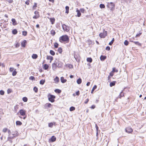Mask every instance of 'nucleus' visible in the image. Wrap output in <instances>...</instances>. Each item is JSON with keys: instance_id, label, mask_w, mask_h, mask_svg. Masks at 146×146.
<instances>
[{"instance_id": "nucleus-55", "label": "nucleus", "mask_w": 146, "mask_h": 146, "mask_svg": "<svg viewBox=\"0 0 146 146\" xmlns=\"http://www.w3.org/2000/svg\"><path fill=\"white\" fill-rule=\"evenodd\" d=\"M14 70V68H10L9 70L10 72H13Z\"/></svg>"}, {"instance_id": "nucleus-63", "label": "nucleus", "mask_w": 146, "mask_h": 146, "mask_svg": "<svg viewBox=\"0 0 146 146\" xmlns=\"http://www.w3.org/2000/svg\"><path fill=\"white\" fill-rule=\"evenodd\" d=\"M36 5H37V3H34V5L33 6V7H36Z\"/></svg>"}, {"instance_id": "nucleus-21", "label": "nucleus", "mask_w": 146, "mask_h": 146, "mask_svg": "<svg viewBox=\"0 0 146 146\" xmlns=\"http://www.w3.org/2000/svg\"><path fill=\"white\" fill-rule=\"evenodd\" d=\"M32 57L33 59H36L37 58L38 56L36 54H33Z\"/></svg>"}, {"instance_id": "nucleus-43", "label": "nucleus", "mask_w": 146, "mask_h": 146, "mask_svg": "<svg viewBox=\"0 0 146 146\" xmlns=\"http://www.w3.org/2000/svg\"><path fill=\"white\" fill-rule=\"evenodd\" d=\"M124 96V94L123 92V91H122L120 94V96L121 97H123Z\"/></svg>"}, {"instance_id": "nucleus-49", "label": "nucleus", "mask_w": 146, "mask_h": 146, "mask_svg": "<svg viewBox=\"0 0 146 146\" xmlns=\"http://www.w3.org/2000/svg\"><path fill=\"white\" fill-rule=\"evenodd\" d=\"M64 79L63 77H62L60 78V80L61 82H64Z\"/></svg>"}, {"instance_id": "nucleus-19", "label": "nucleus", "mask_w": 146, "mask_h": 146, "mask_svg": "<svg viewBox=\"0 0 146 146\" xmlns=\"http://www.w3.org/2000/svg\"><path fill=\"white\" fill-rule=\"evenodd\" d=\"M76 12H77V16L78 17H80L81 16V13L80 11L78 9L76 10Z\"/></svg>"}, {"instance_id": "nucleus-46", "label": "nucleus", "mask_w": 146, "mask_h": 146, "mask_svg": "<svg viewBox=\"0 0 146 146\" xmlns=\"http://www.w3.org/2000/svg\"><path fill=\"white\" fill-rule=\"evenodd\" d=\"M115 84V83H110V87H112L113 86H114Z\"/></svg>"}, {"instance_id": "nucleus-30", "label": "nucleus", "mask_w": 146, "mask_h": 146, "mask_svg": "<svg viewBox=\"0 0 146 146\" xmlns=\"http://www.w3.org/2000/svg\"><path fill=\"white\" fill-rule=\"evenodd\" d=\"M50 53L51 55L53 56L55 54V52L52 50H50Z\"/></svg>"}, {"instance_id": "nucleus-1", "label": "nucleus", "mask_w": 146, "mask_h": 146, "mask_svg": "<svg viewBox=\"0 0 146 146\" xmlns=\"http://www.w3.org/2000/svg\"><path fill=\"white\" fill-rule=\"evenodd\" d=\"M69 38L68 36L66 35H62L59 38V41L61 42H66V43H68L69 42Z\"/></svg>"}, {"instance_id": "nucleus-33", "label": "nucleus", "mask_w": 146, "mask_h": 146, "mask_svg": "<svg viewBox=\"0 0 146 146\" xmlns=\"http://www.w3.org/2000/svg\"><path fill=\"white\" fill-rule=\"evenodd\" d=\"M54 91L58 93H60L61 92V90L58 89H56Z\"/></svg>"}, {"instance_id": "nucleus-32", "label": "nucleus", "mask_w": 146, "mask_h": 146, "mask_svg": "<svg viewBox=\"0 0 146 146\" xmlns=\"http://www.w3.org/2000/svg\"><path fill=\"white\" fill-rule=\"evenodd\" d=\"M100 7L101 9L104 8L105 7V6L104 4H101L100 5Z\"/></svg>"}, {"instance_id": "nucleus-8", "label": "nucleus", "mask_w": 146, "mask_h": 146, "mask_svg": "<svg viewBox=\"0 0 146 146\" xmlns=\"http://www.w3.org/2000/svg\"><path fill=\"white\" fill-rule=\"evenodd\" d=\"M125 131L127 133H131L132 132L133 130L131 127H128L125 129Z\"/></svg>"}, {"instance_id": "nucleus-3", "label": "nucleus", "mask_w": 146, "mask_h": 146, "mask_svg": "<svg viewBox=\"0 0 146 146\" xmlns=\"http://www.w3.org/2000/svg\"><path fill=\"white\" fill-rule=\"evenodd\" d=\"M48 98L49 101L51 102H54V99L55 98L54 96L49 94L48 95Z\"/></svg>"}, {"instance_id": "nucleus-11", "label": "nucleus", "mask_w": 146, "mask_h": 146, "mask_svg": "<svg viewBox=\"0 0 146 146\" xmlns=\"http://www.w3.org/2000/svg\"><path fill=\"white\" fill-rule=\"evenodd\" d=\"M46 59L48 60H50V63L51 62V61L53 60V57L51 56H47Z\"/></svg>"}, {"instance_id": "nucleus-23", "label": "nucleus", "mask_w": 146, "mask_h": 146, "mask_svg": "<svg viewBox=\"0 0 146 146\" xmlns=\"http://www.w3.org/2000/svg\"><path fill=\"white\" fill-rule=\"evenodd\" d=\"M12 33L14 35H16L17 33V29H14L12 31Z\"/></svg>"}, {"instance_id": "nucleus-39", "label": "nucleus", "mask_w": 146, "mask_h": 146, "mask_svg": "<svg viewBox=\"0 0 146 146\" xmlns=\"http://www.w3.org/2000/svg\"><path fill=\"white\" fill-rule=\"evenodd\" d=\"M97 88V86L96 85H95L93 87L91 92V93H93V92Z\"/></svg>"}, {"instance_id": "nucleus-27", "label": "nucleus", "mask_w": 146, "mask_h": 146, "mask_svg": "<svg viewBox=\"0 0 146 146\" xmlns=\"http://www.w3.org/2000/svg\"><path fill=\"white\" fill-rule=\"evenodd\" d=\"M54 80L56 82H59V78L57 76H56V78L54 79Z\"/></svg>"}, {"instance_id": "nucleus-50", "label": "nucleus", "mask_w": 146, "mask_h": 146, "mask_svg": "<svg viewBox=\"0 0 146 146\" xmlns=\"http://www.w3.org/2000/svg\"><path fill=\"white\" fill-rule=\"evenodd\" d=\"M106 49L108 50H110V48L109 46H108L106 47Z\"/></svg>"}, {"instance_id": "nucleus-51", "label": "nucleus", "mask_w": 146, "mask_h": 146, "mask_svg": "<svg viewBox=\"0 0 146 146\" xmlns=\"http://www.w3.org/2000/svg\"><path fill=\"white\" fill-rule=\"evenodd\" d=\"M76 82H82V80L80 78L78 79L76 81Z\"/></svg>"}, {"instance_id": "nucleus-56", "label": "nucleus", "mask_w": 146, "mask_h": 146, "mask_svg": "<svg viewBox=\"0 0 146 146\" xmlns=\"http://www.w3.org/2000/svg\"><path fill=\"white\" fill-rule=\"evenodd\" d=\"M84 11L85 10L84 9H80V11L82 13H84Z\"/></svg>"}, {"instance_id": "nucleus-40", "label": "nucleus", "mask_w": 146, "mask_h": 146, "mask_svg": "<svg viewBox=\"0 0 146 146\" xmlns=\"http://www.w3.org/2000/svg\"><path fill=\"white\" fill-rule=\"evenodd\" d=\"M33 90L36 93L38 91V88L36 87H35L33 88Z\"/></svg>"}, {"instance_id": "nucleus-35", "label": "nucleus", "mask_w": 146, "mask_h": 146, "mask_svg": "<svg viewBox=\"0 0 146 146\" xmlns=\"http://www.w3.org/2000/svg\"><path fill=\"white\" fill-rule=\"evenodd\" d=\"M75 110V108L74 107L72 106L70 108V111H74Z\"/></svg>"}, {"instance_id": "nucleus-25", "label": "nucleus", "mask_w": 146, "mask_h": 146, "mask_svg": "<svg viewBox=\"0 0 146 146\" xmlns=\"http://www.w3.org/2000/svg\"><path fill=\"white\" fill-rule=\"evenodd\" d=\"M87 62H89L91 63V62H92V59L90 57L88 58L87 59Z\"/></svg>"}, {"instance_id": "nucleus-10", "label": "nucleus", "mask_w": 146, "mask_h": 146, "mask_svg": "<svg viewBox=\"0 0 146 146\" xmlns=\"http://www.w3.org/2000/svg\"><path fill=\"white\" fill-rule=\"evenodd\" d=\"M27 44V41L25 40H23L21 43L22 46L23 47H25Z\"/></svg>"}, {"instance_id": "nucleus-12", "label": "nucleus", "mask_w": 146, "mask_h": 146, "mask_svg": "<svg viewBox=\"0 0 146 146\" xmlns=\"http://www.w3.org/2000/svg\"><path fill=\"white\" fill-rule=\"evenodd\" d=\"M106 58V56L101 55L100 57V59L102 61H104Z\"/></svg>"}, {"instance_id": "nucleus-60", "label": "nucleus", "mask_w": 146, "mask_h": 146, "mask_svg": "<svg viewBox=\"0 0 146 146\" xmlns=\"http://www.w3.org/2000/svg\"><path fill=\"white\" fill-rule=\"evenodd\" d=\"M7 93L9 94L11 92V90L9 89H8L7 91Z\"/></svg>"}, {"instance_id": "nucleus-26", "label": "nucleus", "mask_w": 146, "mask_h": 146, "mask_svg": "<svg viewBox=\"0 0 146 146\" xmlns=\"http://www.w3.org/2000/svg\"><path fill=\"white\" fill-rule=\"evenodd\" d=\"M18 108H19V105H16L15 106V107H14V109L16 112H17V110L18 109Z\"/></svg>"}, {"instance_id": "nucleus-6", "label": "nucleus", "mask_w": 146, "mask_h": 146, "mask_svg": "<svg viewBox=\"0 0 146 146\" xmlns=\"http://www.w3.org/2000/svg\"><path fill=\"white\" fill-rule=\"evenodd\" d=\"M108 32L107 31H105L103 33L100 34L99 36L101 38H104L107 36Z\"/></svg>"}, {"instance_id": "nucleus-42", "label": "nucleus", "mask_w": 146, "mask_h": 146, "mask_svg": "<svg viewBox=\"0 0 146 146\" xmlns=\"http://www.w3.org/2000/svg\"><path fill=\"white\" fill-rule=\"evenodd\" d=\"M58 44L57 42H55L54 44V46L55 48H57L58 47Z\"/></svg>"}, {"instance_id": "nucleus-52", "label": "nucleus", "mask_w": 146, "mask_h": 146, "mask_svg": "<svg viewBox=\"0 0 146 146\" xmlns=\"http://www.w3.org/2000/svg\"><path fill=\"white\" fill-rule=\"evenodd\" d=\"M95 127L96 129V131H98V127L96 124H95Z\"/></svg>"}, {"instance_id": "nucleus-61", "label": "nucleus", "mask_w": 146, "mask_h": 146, "mask_svg": "<svg viewBox=\"0 0 146 146\" xmlns=\"http://www.w3.org/2000/svg\"><path fill=\"white\" fill-rule=\"evenodd\" d=\"M89 101V99H87L86 100V101L84 103L85 104H87Z\"/></svg>"}, {"instance_id": "nucleus-44", "label": "nucleus", "mask_w": 146, "mask_h": 146, "mask_svg": "<svg viewBox=\"0 0 146 146\" xmlns=\"http://www.w3.org/2000/svg\"><path fill=\"white\" fill-rule=\"evenodd\" d=\"M29 79L30 80H35V78L34 76H31L29 77Z\"/></svg>"}, {"instance_id": "nucleus-4", "label": "nucleus", "mask_w": 146, "mask_h": 146, "mask_svg": "<svg viewBox=\"0 0 146 146\" xmlns=\"http://www.w3.org/2000/svg\"><path fill=\"white\" fill-rule=\"evenodd\" d=\"M115 69V68H113L112 70V71H111L110 73V76H109L108 77V82L111 81L110 80V76L111 77L113 75V73L114 72H118V70H116V71H114V70Z\"/></svg>"}, {"instance_id": "nucleus-5", "label": "nucleus", "mask_w": 146, "mask_h": 146, "mask_svg": "<svg viewBox=\"0 0 146 146\" xmlns=\"http://www.w3.org/2000/svg\"><path fill=\"white\" fill-rule=\"evenodd\" d=\"M62 27L63 30L66 32H68L70 30L69 27L66 26L65 24H63L62 25Z\"/></svg>"}, {"instance_id": "nucleus-2", "label": "nucleus", "mask_w": 146, "mask_h": 146, "mask_svg": "<svg viewBox=\"0 0 146 146\" xmlns=\"http://www.w3.org/2000/svg\"><path fill=\"white\" fill-rule=\"evenodd\" d=\"M107 7L110 9L111 11H113L115 8V5L112 2L108 3Z\"/></svg>"}, {"instance_id": "nucleus-38", "label": "nucleus", "mask_w": 146, "mask_h": 146, "mask_svg": "<svg viewBox=\"0 0 146 146\" xmlns=\"http://www.w3.org/2000/svg\"><path fill=\"white\" fill-rule=\"evenodd\" d=\"M17 73V72L15 70H14L13 71L12 73V75L13 76H15L16 75V74Z\"/></svg>"}, {"instance_id": "nucleus-9", "label": "nucleus", "mask_w": 146, "mask_h": 146, "mask_svg": "<svg viewBox=\"0 0 146 146\" xmlns=\"http://www.w3.org/2000/svg\"><path fill=\"white\" fill-rule=\"evenodd\" d=\"M132 42H133V43H134L135 44L139 46H141V43H139L138 41H132Z\"/></svg>"}, {"instance_id": "nucleus-64", "label": "nucleus", "mask_w": 146, "mask_h": 146, "mask_svg": "<svg viewBox=\"0 0 146 146\" xmlns=\"http://www.w3.org/2000/svg\"><path fill=\"white\" fill-rule=\"evenodd\" d=\"M95 108V106L94 105H92L91 107V108L93 109H94Z\"/></svg>"}, {"instance_id": "nucleus-22", "label": "nucleus", "mask_w": 146, "mask_h": 146, "mask_svg": "<svg viewBox=\"0 0 146 146\" xmlns=\"http://www.w3.org/2000/svg\"><path fill=\"white\" fill-rule=\"evenodd\" d=\"M65 9L66 10L65 13L68 14L69 13V7L68 6H66L65 7Z\"/></svg>"}, {"instance_id": "nucleus-29", "label": "nucleus", "mask_w": 146, "mask_h": 146, "mask_svg": "<svg viewBox=\"0 0 146 146\" xmlns=\"http://www.w3.org/2000/svg\"><path fill=\"white\" fill-rule=\"evenodd\" d=\"M51 33L52 35L54 36L55 35L56 33L55 31L54 30H52L51 31Z\"/></svg>"}, {"instance_id": "nucleus-34", "label": "nucleus", "mask_w": 146, "mask_h": 146, "mask_svg": "<svg viewBox=\"0 0 146 146\" xmlns=\"http://www.w3.org/2000/svg\"><path fill=\"white\" fill-rule=\"evenodd\" d=\"M27 98L26 97H24L23 98V100L24 102H27Z\"/></svg>"}, {"instance_id": "nucleus-57", "label": "nucleus", "mask_w": 146, "mask_h": 146, "mask_svg": "<svg viewBox=\"0 0 146 146\" xmlns=\"http://www.w3.org/2000/svg\"><path fill=\"white\" fill-rule=\"evenodd\" d=\"M34 13L35 15H39L38 12L36 11H35L34 12Z\"/></svg>"}, {"instance_id": "nucleus-36", "label": "nucleus", "mask_w": 146, "mask_h": 146, "mask_svg": "<svg viewBox=\"0 0 146 146\" xmlns=\"http://www.w3.org/2000/svg\"><path fill=\"white\" fill-rule=\"evenodd\" d=\"M39 17V15H35L34 16H33V18L35 19H37Z\"/></svg>"}, {"instance_id": "nucleus-31", "label": "nucleus", "mask_w": 146, "mask_h": 146, "mask_svg": "<svg viewBox=\"0 0 146 146\" xmlns=\"http://www.w3.org/2000/svg\"><path fill=\"white\" fill-rule=\"evenodd\" d=\"M58 51L60 53H61L62 52V49L61 47H60L58 49Z\"/></svg>"}, {"instance_id": "nucleus-53", "label": "nucleus", "mask_w": 146, "mask_h": 146, "mask_svg": "<svg viewBox=\"0 0 146 146\" xmlns=\"http://www.w3.org/2000/svg\"><path fill=\"white\" fill-rule=\"evenodd\" d=\"M142 34V33H139V34H137L136 35V37H138L140 36Z\"/></svg>"}, {"instance_id": "nucleus-59", "label": "nucleus", "mask_w": 146, "mask_h": 146, "mask_svg": "<svg viewBox=\"0 0 146 146\" xmlns=\"http://www.w3.org/2000/svg\"><path fill=\"white\" fill-rule=\"evenodd\" d=\"M15 46L16 47H18L19 46V44L18 43H17L16 44Z\"/></svg>"}, {"instance_id": "nucleus-28", "label": "nucleus", "mask_w": 146, "mask_h": 146, "mask_svg": "<svg viewBox=\"0 0 146 146\" xmlns=\"http://www.w3.org/2000/svg\"><path fill=\"white\" fill-rule=\"evenodd\" d=\"M114 41V38H112L111 41L109 43V45H111Z\"/></svg>"}, {"instance_id": "nucleus-20", "label": "nucleus", "mask_w": 146, "mask_h": 146, "mask_svg": "<svg viewBox=\"0 0 146 146\" xmlns=\"http://www.w3.org/2000/svg\"><path fill=\"white\" fill-rule=\"evenodd\" d=\"M55 123H52L51 122L48 124V127H52L54 125H55Z\"/></svg>"}, {"instance_id": "nucleus-18", "label": "nucleus", "mask_w": 146, "mask_h": 146, "mask_svg": "<svg viewBox=\"0 0 146 146\" xmlns=\"http://www.w3.org/2000/svg\"><path fill=\"white\" fill-rule=\"evenodd\" d=\"M56 138L54 136H52V137L50 139V140L52 142H54L56 140Z\"/></svg>"}, {"instance_id": "nucleus-54", "label": "nucleus", "mask_w": 146, "mask_h": 146, "mask_svg": "<svg viewBox=\"0 0 146 146\" xmlns=\"http://www.w3.org/2000/svg\"><path fill=\"white\" fill-rule=\"evenodd\" d=\"M76 94L77 96H79L80 95V92L79 91H78L76 93Z\"/></svg>"}, {"instance_id": "nucleus-48", "label": "nucleus", "mask_w": 146, "mask_h": 146, "mask_svg": "<svg viewBox=\"0 0 146 146\" xmlns=\"http://www.w3.org/2000/svg\"><path fill=\"white\" fill-rule=\"evenodd\" d=\"M8 130V129L7 128H4L3 130V131L4 132H6Z\"/></svg>"}, {"instance_id": "nucleus-24", "label": "nucleus", "mask_w": 146, "mask_h": 146, "mask_svg": "<svg viewBox=\"0 0 146 146\" xmlns=\"http://www.w3.org/2000/svg\"><path fill=\"white\" fill-rule=\"evenodd\" d=\"M17 125H21L22 124V123L20 121H17L16 123Z\"/></svg>"}, {"instance_id": "nucleus-47", "label": "nucleus", "mask_w": 146, "mask_h": 146, "mask_svg": "<svg viewBox=\"0 0 146 146\" xmlns=\"http://www.w3.org/2000/svg\"><path fill=\"white\" fill-rule=\"evenodd\" d=\"M4 92L2 90L0 91V94L1 95H3L4 94Z\"/></svg>"}, {"instance_id": "nucleus-13", "label": "nucleus", "mask_w": 146, "mask_h": 146, "mask_svg": "<svg viewBox=\"0 0 146 146\" xmlns=\"http://www.w3.org/2000/svg\"><path fill=\"white\" fill-rule=\"evenodd\" d=\"M56 66L60 68L62 66V64L61 62H56Z\"/></svg>"}, {"instance_id": "nucleus-58", "label": "nucleus", "mask_w": 146, "mask_h": 146, "mask_svg": "<svg viewBox=\"0 0 146 146\" xmlns=\"http://www.w3.org/2000/svg\"><path fill=\"white\" fill-rule=\"evenodd\" d=\"M47 106L49 107V108H50V107H51V104H50V103H48V104H47Z\"/></svg>"}, {"instance_id": "nucleus-62", "label": "nucleus", "mask_w": 146, "mask_h": 146, "mask_svg": "<svg viewBox=\"0 0 146 146\" xmlns=\"http://www.w3.org/2000/svg\"><path fill=\"white\" fill-rule=\"evenodd\" d=\"M29 1H26L25 2V3L26 4H27V5H29Z\"/></svg>"}, {"instance_id": "nucleus-41", "label": "nucleus", "mask_w": 146, "mask_h": 146, "mask_svg": "<svg viewBox=\"0 0 146 146\" xmlns=\"http://www.w3.org/2000/svg\"><path fill=\"white\" fill-rule=\"evenodd\" d=\"M129 42L127 40H125L124 42V44L125 45L127 46L128 45Z\"/></svg>"}, {"instance_id": "nucleus-7", "label": "nucleus", "mask_w": 146, "mask_h": 146, "mask_svg": "<svg viewBox=\"0 0 146 146\" xmlns=\"http://www.w3.org/2000/svg\"><path fill=\"white\" fill-rule=\"evenodd\" d=\"M26 111L24 110L21 109L19 110V113L22 116H25L26 115Z\"/></svg>"}, {"instance_id": "nucleus-16", "label": "nucleus", "mask_w": 146, "mask_h": 146, "mask_svg": "<svg viewBox=\"0 0 146 146\" xmlns=\"http://www.w3.org/2000/svg\"><path fill=\"white\" fill-rule=\"evenodd\" d=\"M65 66L66 67L68 68H73L72 65L70 64H66Z\"/></svg>"}, {"instance_id": "nucleus-17", "label": "nucleus", "mask_w": 146, "mask_h": 146, "mask_svg": "<svg viewBox=\"0 0 146 146\" xmlns=\"http://www.w3.org/2000/svg\"><path fill=\"white\" fill-rule=\"evenodd\" d=\"M48 66L46 64H44L43 66V68L44 69L46 70L48 68Z\"/></svg>"}, {"instance_id": "nucleus-15", "label": "nucleus", "mask_w": 146, "mask_h": 146, "mask_svg": "<svg viewBox=\"0 0 146 146\" xmlns=\"http://www.w3.org/2000/svg\"><path fill=\"white\" fill-rule=\"evenodd\" d=\"M50 21L51 22L52 24H54L55 21V19L54 18H50Z\"/></svg>"}, {"instance_id": "nucleus-45", "label": "nucleus", "mask_w": 146, "mask_h": 146, "mask_svg": "<svg viewBox=\"0 0 146 146\" xmlns=\"http://www.w3.org/2000/svg\"><path fill=\"white\" fill-rule=\"evenodd\" d=\"M56 63H53L52 64V68H53L54 67H56Z\"/></svg>"}, {"instance_id": "nucleus-37", "label": "nucleus", "mask_w": 146, "mask_h": 146, "mask_svg": "<svg viewBox=\"0 0 146 146\" xmlns=\"http://www.w3.org/2000/svg\"><path fill=\"white\" fill-rule=\"evenodd\" d=\"M27 32L26 31H23L22 32V34L24 36H26L27 35Z\"/></svg>"}, {"instance_id": "nucleus-14", "label": "nucleus", "mask_w": 146, "mask_h": 146, "mask_svg": "<svg viewBox=\"0 0 146 146\" xmlns=\"http://www.w3.org/2000/svg\"><path fill=\"white\" fill-rule=\"evenodd\" d=\"M11 21L12 22V24L14 25H15L17 24V23H16L15 19H11Z\"/></svg>"}]
</instances>
